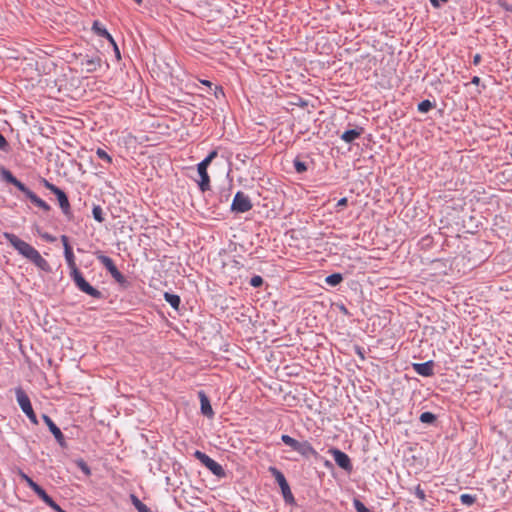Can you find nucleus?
<instances>
[{"label": "nucleus", "mask_w": 512, "mask_h": 512, "mask_svg": "<svg viewBox=\"0 0 512 512\" xmlns=\"http://www.w3.org/2000/svg\"><path fill=\"white\" fill-rule=\"evenodd\" d=\"M4 238L18 251L19 254L30 260L34 265L41 269L48 266L47 261L30 244L20 239L13 233L4 232Z\"/></svg>", "instance_id": "nucleus-1"}, {"label": "nucleus", "mask_w": 512, "mask_h": 512, "mask_svg": "<svg viewBox=\"0 0 512 512\" xmlns=\"http://www.w3.org/2000/svg\"><path fill=\"white\" fill-rule=\"evenodd\" d=\"M66 263L71 269L70 276L74 281L76 287L83 293L89 295L92 298L99 299L102 293L91 286L83 277L82 273L77 269L74 262V254L72 248L66 242Z\"/></svg>", "instance_id": "nucleus-2"}, {"label": "nucleus", "mask_w": 512, "mask_h": 512, "mask_svg": "<svg viewBox=\"0 0 512 512\" xmlns=\"http://www.w3.org/2000/svg\"><path fill=\"white\" fill-rule=\"evenodd\" d=\"M216 156L217 151L213 150L201 162L197 164V171L200 176L198 185L202 192L208 191L210 189V177L207 173V168Z\"/></svg>", "instance_id": "nucleus-3"}, {"label": "nucleus", "mask_w": 512, "mask_h": 512, "mask_svg": "<svg viewBox=\"0 0 512 512\" xmlns=\"http://www.w3.org/2000/svg\"><path fill=\"white\" fill-rule=\"evenodd\" d=\"M16 401L22 412L28 417L33 424H38L37 416L33 410L31 401L21 386L14 389Z\"/></svg>", "instance_id": "nucleus-4"}, {"label": "nucleus", "mask_w": 512, "mask_h": 512, "mask_svg": "<svg viewBox=\"0 0 512 512\" xmlns=\"http://www.w3.org/2000/svg\"><path fill=\"white\" fill-rule=\"evenodd\" d=\"M97 259L120 286L124 288L129 286V282L127 281L126 277L118 270L114 261L109 256L99 255Z\"/></svg>", "instance_id": "nucleus-5"}, {"label": "nucleus", "mask_w": 512, "mask_h": 512, "mask_svg": "<svg viewBox=\"0 0 512 512\" xmlns=\"http://www.w3.org/2000/svg\"><path fill=\"white\" fill-rule=\"evenodd\" d=\"M194 456L214 475L218 477H222L225 475L223 467L205 453L197 450L195 451Z\"/></svg>", "instance_id": "nucleus-6"}, {"label": "nucleus", "mask_w": 512, "mask_h": 512, "mask_svg": "<svg viewBox=\"0 0 512 512\" xmlns=\"http://www.w3.org/2000/svg\"><path fill=\"white\" fill-rule=\"evenodd\" d=\"M251 208L252 203L250 198L242 191H238L233 198L231 210L236 213H245Z\"/></svg>", "instance_id": "nucleus-7"}, {"label": "nucleus", "mask_w": 512, "mask_h": 512, "mask_svg": "<svg viewBox=\"0 0 512 512\" xmlns=\"http://www.w3.org/2000/svg\"><path fill=\"white\" fill-rule=\"evenodd\" d=\"M331 455L333 456L334 461L336 464L341 467L342 469L346 471L352 470V463L349 458V456L338 449H331L330 450Z\"/></svg>", "instance_id": "nucleus-8"}, {"label": "nucleus", "mask_w": 512, "mask_h": 512, "mask_svg": "<svg viewBox=\"0 0 512 512\" xmlns=\"http://www.w3.org/2000/svg\"><path fill=\"white\" fill-rule=\"evenodd\" d=\"M42 418L49 428L50 432L54 435L57 442L63 446L64 445V435L61 429L53 422V420L46 414L42 415Z\"/></svg>", "instance_id": "nucleus-9"}, {"label": "nucleus", "mask_w": 512, "mask_h": 512, "mask_svg": "<svg viewBox=\"0 0 512 512\" xmlns=\"http://www.w3.org/2000/svg\"><path fill=\"white\" fill-rule=\"evenodd\" d=\"M101 64V59L99 56L96 57H88L85 56L81 59V65L85 68L86 72H94L96 71Z\"/></svg>", "instance_id": "nucleus-10"}, {"label": "nucleus", "mask_w": 512, "mask_h": 512, "mask_svg": "<svg viewBox=\"0 0 512 512\" xmlns=\"http://www.w3.org/2000/svg\"><path fill=\"white\" fill-rule=\"evenodd\" d=\"M295 451L301 454L304 457L317 456L316 450L312 447V445L308 441L299 442L295 447Z\"/></svg>", "instance_id": "nucleus-11"}, {"label": "nucleus", "mask_w": 512, "mask_h": 512, "mask_svg": "<svg viewBox=\"0 0 512 512\" xmlns=\"http://www.w3.org/2000/svg\"><path fill=\"white\" fill-rule=\"evenodd\" d=\"M414 370L421 376L429 377L433 375V362L428 361L425 363L413 364Z\"/></svg>", "instance_id": "nucleus-12"}, {"label": "nucleus", "mask_w": 512, "mask_h": 512, "mask_svg": "<svg viewBox=\"0 0 512 512\" xmlns=\"http://www.w3.org/2000/svg\"><path fill=\"white\" fill-rule=\"evenodd\" d=\"M363 131H364V129L362 127H357L355 129L346 130L340 136V138L345 143H352L353 141H355L357 138H359L362 135Z\"/></svg>", "instance_id": "nucleus-13"}, {"label": "nucleus", "mask_w": 512, "mask_h": 512, "mask_svg": "<svg viewBox=\"0 0 512 512\" xmlns=\"http://www.w3.org/2000/svg\"><path fill=\"white\" fill-rule=\"evenodd\" d=\"M44 185L46 188L51 190L57 196V200L60 208L64 211V190L58 188L57 186L51 184L46 179H43Z\"/></svg>", "instance_id": "nucleus-14"}, {"label": "nucleus", "mask_w": 512, "mask_h": 512, "mask_svg": "<svg viewBox=\"0 0 512 512\" xmlns=\"http://www.w3.org/2000/svg\"><path fill=\"white\" fill-rule=\"evenodd\" d=\"M200 403H201V412L207 416L212 417L214 415L213 409L211 407L210 401L204 392H199Z\"/></svg>", "instance_id": "nucleus-15"}, {"label": "nucleus", "mask_w": 512, "mask_h": 512, "mask_svg": "<svg viewBox=\"0 0 512 512\" xmlns=\"http://www.w3.org/2000/svg\"><path fill=\"white\" fill-rule=\"evenodd\" d=\"M92 29L98 36L104 37V38L108 39L109 42L114 44L113 37L99 21H94Z\"/></svg>", "instance_id": "nucleus-16"}, {"label": "nucleus", "mask_w": 512, "mask_h": 512, "mask_svg": "<svg viewBox=\"0 0 512 512\" xmlns=\"http://www.w3.org/2000/svg\"><path fill=\"white\" fill-rule=\"evenodd\" d=\"M39 498L42 499V501L48 505L49 507H51L53 510L57 511V512H64V509L61 508L60 505H58L53 499L51 496H49L46 491L44 492V494H42V496H40Z\"/></svg>", "instance_id": "nucleus-17"}, {"label": "nucleus", "mask_w": 512, "mask_h": 512, "mask_svg": "<svg viewBox=\"0 0 512 512\" xmlns=\"http://www.w3.org/2000/svg\"><path fill=\"white\" fill-rule=\"evenodd\" d=\"M83 126V121L81 119H78V118H74V117H70V116H67L66 115V129L68 127H71L75 130H80ZM68 131L66 130V133Z\"/></svg>", "instance_id": "nucleus-18"}, {"label": "nucleus", "mask_w": 512, "mask_h": 512, "mask_svg": "<svg viewBox=\"0 0 512 512\" xmlns=\"http://www.w3.org/2000/svg\"><path fill=\"white\" fill-rule=\"evenodd\" d=\"M343 280V276L342 274L340 273H333V274H330L328 275L326 278H325V283L329 286H337L338 284H340Z\"/></svg>", "instance_id": "nucleus-19"}, {"label": "nucleus", "mask_w": 512, "mask_h": 512, "mask_svg": "<svg viewBox=\"0 0 512 512\" xmlns=\"http://www.w3.org/2000/svg\"><path fill=\"white\" fill-rule=\"evenodd\" d=\"M131 501L138 512H152L150 508L145 505L137 496L131 495Z\"/></svg>", "instance_id": "nucleus-20"}, {"label": "nucleus", "mask_w": 512, "mask_h": 512, "mask_svg": "<svg viewBox=\"0 0 512 512\" xmlns=\"http://www.w3.org/2000/svg\"><path fill=\"white\" fill-rule=\"evenodd\" d=\"M164 298L174 309H178L181 302L178 295L165 292Z\"/></svg>", "instance_id": "nucleus-21"}, {"label": "nucleus", "mask_w": 512, "mask_h": 512, "mask_svg": "<svg viewBox=\"0 0 512 512\" xmlns=\"http://www.w3.org/2000/svg\"><path fill=\"white\" fill-rule=\"evenodd\" d=\"M269 471L272 473V475L275 477V480L277 481V483L279 484V486H282V485H285L287 484L288 482L286 481V478L285 476L283 475V473L281 471H279L277 468L275 467H270L269 468Z\"/></svg>", "instance_id": "nucleus-22"}, {"label": "nucleus", "mask_w": 512, "mask_h": 512, "mask_svg": "<svg viewBox=\"0 0 512 512\" xmlns=\"http://www.w3.org/2000/svg\"><path fill=\"white\" fill-rule=\"evenodd\" d=\"M280 488H281V492H282V495H283L285 501L288 503L294 502V497H293V494L289 487V484L287 483L285 485H282V486H280Z\"/></svg>", "instance_id": "nucleus-23"}, {"label": "nucleus", "mask_w": 512, "mask_h": 512, "mask_svg": "<svg viewBox=\"0 0 512 512\" xmlns=\"http://www.w3.org/2000/svg\"><path fill=\"white\" fill-rule=\"evenodd\" d=\"M435 106V104L433 102H431L430 100L426 99V100H423L421 101L417 108H418V111L420 113H427L429 112L433 107Z\"/></svg>", "instance_id": "nucleus-24"}, {"label": "nucleus", "mask_w": 512, "mask_h": 512, "mask_svg": "<svg viewBox=\"0 0 512 512\" xmlns=\"http://www.w3.org/2000/svg\"><path fill=\"white\" fill-rule=\"evenodd\" d=\"M92 215H93V218L99 222V223H102L105 218H104V213H103V209L101 208V206L99 205H95L92 209Z\"/></svg>", "instance_id": "nucleus-25"}, {"label": "nucleus", "mask_w": 512, "mask_h": 512, "mask_svg": "<svg viewBox=\"0 0 512 512\" xmlns=\"http://www.w3.org/2000/svg\"><path fill=\"white\" fill-rule=\"evenodd\" d=\"M293 165L297 173H304L305 171H307L306 163L299 160L298 158L294 159Z\"/></svg>", "instance_id": "nucleus-26"}, {"label": "nucleus", "mask_w": 512, "mask_h": 512, "mask_svg": "<svg viewBox=\"0 0 512 512\" xmlns=\"http://www.w3.org/2000/svg\"><path fill=\"white\" fill-rule=\"evenodd\" d=\"M436 420V417L433 413L431 412H423L421 415H420V421L422 423H427V424H430V423H433L434 421Z\"/></svg>", "instance_id": "nucleus-27"}, {"label": "nucleus", "mask_w": 512, "mask_h": 512, "mask_svg": "<svg viewBox=\"0 0 512 512\" xmlns=\"http://www.w3.org/2000/svg\"><path fill=\"white\" fill-rule=\"evenodd\" d=\"M281 440L283 441V443L290 446L293 450H295V447L297 446V443H298V441L296 439H294L291 436L286 435V434L281 436Z\"/></svg>", "instance_id": "nucleus-28"}, {"label": "nucleus", "mask_w": 512, "mask_h": 512, "mask_svg": "<svg viewBox=\"0 0 512 512\" xmlns=\"http://www.w3.org/2000/svg\"><path fill=\"white\" fill-rule=\"evenodd\" d=\"M460 500H461L462 504L470 506V505L474 504L476 498H475V496L470 495V494H462L460 496Z\"/></svg>", "instance_id": "nucleus-29"}, {"label": "nucleus", "mask_w": 512, "mask_h": 512, "mask_svg": "<svg viewBox=\"0 0 512 512\" xmlns=\"http://www.w3.org/2000/svg\"><path fill=\"white\" fill-rule=\"evenodd\" d=\"M75 464H76V466H77L78 468H80V469L82 470V472H83L86 476H90L91 471H90V468L88 467V465L86 464V462H85V461H83V460H81V459H80V460H77V461L75 462Z\"/></svg>", "instance_id": "nucleus-30"}, {"label": "nucleus", "mask_w": 512, "mask_h": 512, "mask_svg": "<svg viewBox=\"0 0 512 512\" xmlns=\"http://www.w3.org/2000/svg\"><path fill=\"white\" fill-rule=\"evenodd\" d=\"M96 155L98 156V158H100L101 160H104L107 163H111L112 162L111 156L108 155L107 152L105 150L101 149V148L97 149Z\"/></svg>", "instance_id": "nucleus-31"}, {"label": "nucleus", "mask_w": 512, "mask_h": 512, "mask_svg": "<svg viewBox=\"0 0 512 512\" xmlns=\"http://www.w3.org/2000/svg\"><path fill=\"white\" fill-rule=\"evenodd\" d=\"M3 179H5L8 183L13 184L17 179L9 170L2 169L1 173Z\"/></svg>", "instance_id": "nucleus-32"}, {"label": "nucleus", "mask_w": 512, "mask_h": 512, "mask_svg": "<svg viewBox=\"0 0 512 512\" xmlns=\"http://www.w3.org/2000/svg\"><path fill=\"white\" fill-rule=\"evenodd\" d=\"M263 284V278L259 275H255L250 279V285L252 287H260Z\"/></svg>", "instance_id": "nucleus-33"}, {"label": "nucleus", "mask_w": 512, "mask_h": 512, "mask_svg": "<svg viewBox=\"0 0 512 512\" xmlns=\"http://www.w3.org/2000/svg\"><path fill=\"white\" fill-rule=\"evenodd\" d=\"M10 149V145L6 138L0 133V150L7 152Z\"/></svg>", "instance_id": "nucleus-34"}, {"label": "nucleus", "mask_w": 512, "mask_h": 512, "mask_svg": "<svg viewBox=\"0 0 512 512\" xmlns=\"http://www.w3.org/2000/svg\"><path fill=\"white\" fill-rule=\"evenodd\" d=\"M14 185L19 191H21L23 194L26 193V191L29 189L24 183H22L20 180L16 179Z\"/></svg>", "instance_id": "nucleus-35"}, {"label": "nucleus", "mask_w": 512, "mask_h": 512, "mask_svg": "<svg viewBox=\"0 0 512 512\" xmlns=\"http://www.w3.org/2000/svg\"><path fill=\"white\" fill-rule=\"evenodd\" d=\"M34 205L43 209L44 211L50 210V206L44 200H42L40 197L37 199V201Z\"/></svg>", "instance_id": "nucleus-36"}, {"label": "nucleus", "mask_w": 512, "mask_h": 512, "mask_svg": "<svg viewBox=\"0 0 512 512\" xmlns=\"http://www.w3.org/2000/svg\"><path fill=\"white\" fill-rule=\"evenodd\" d=\"M26 198H28L31 203L35 204L37 199L39 198L32 190L28 189L24 194Z\"/></svg>", "instance_id": "nucleus-37"}, {"label": "nucleus", "mask_w": 512, "mask_h": 512, "mask_svg": "<svg viewBox=\"0 0 512 512\" xmlns=\"http://www.w3.org/2000/svg\"><path fill=\"white\" fill-rule=\"evenodd\" d=\"M26 198H28L31 203L35 204L37 199L39 198L32 190L28 189L24 194Z\"/></svg>", "instance_id": "nucleus-38"}, {"label": "nucleus", "mask_w": 512, "mask_h": 512, "mask_svg": "<svg viewBox=\"0 0 512 512\" xmlns=\"http://www.w3.org/2000/svg\"><path fill=\"white\" fill-rule=\"evenodd\" d=\"M26 198H28L31 203L35 204L37 199L39 198L32 190L28 189L24 194Z\"/></svg>", "instance_id": "nucleus-39"}, {"label": "nucleus", "mask_w": 512, "mask_h": 512, "mask_svg": "<svg viewBox=\"0 0 512 512\" xmlns=\"http://www.w3.org/2000/svg\"><path fill=\"white\" fill-rule=\"evenodd\" d=\"M20 476L30 488L36 483L31 477H29L24 472H20Z\"/></svg>", "instance_id": "nucleus-40"}, {"label": "nucleus", "mask_w": 512, "mask_h": 512, "mask_svg": "<svg viewBox=\"0 0 512 512\" xmlns=\"http://www.w3.org/2000/svg\"><path fill=\"white\" fill-rule=\"evenodd\" d=\"M415 495L422 501L425 500L426 498V495H425V492L424 490L421 488L420 485H418L416 488H415Z\"/></svg>", "instance_id": "nucleus-41"}, {"label": "nucleus", "mask_w": 512, "mask_h": 512, "mask_svg": "<svg viewBox=\"0 0 512 512\" xmlns=\"http://www.w3.org/2000/svg\"><path fill=\"white\" fill-rule=\"evenodd\" d=\"M31 489L35 492V494L40 497L42 496V494H44L45 490L40 486L38 485L37 483H35Z\"/></svg>", "instance_id": "nucleus-42"}, {"label": "nucleus", "mask_w": 512, "mask_h": 512, "mask_svg": "<svg viewBox=\"0 0 512 512\" xmlns=\"http://www.w3.org/2000/svg\"><path fill=\"white\" fill-rule=\"evenodd\" d=\"M355 352L360 357V359L362 361L365 360L364 349L362 347L356 346L355 347Z\"/></svg>", "instance_id": "nucleus-43"}, {"label": "nucleus", "mask_w": 512, "mask_h": 512, "mask_svg": "<svg viewBox=\"0 0 512 512\" xmlns=\"http://www.w3.org/2000/svg\"><path fill=\"white\" fill-rule=\"evenodd\" d=\"M40 235H41V237H42L43 239H45V240H46V241H48V242H54V241H56V237H53V236H51V235H50V234H48V233H43V234H40Z\"/></svg>", "instance_id": "nucleus-44"}, {"label": "nucleus", "mask_w": 512, "mask_h": 512, "mask_svg": "<svg viewBox=\"0 0 512 512\" xmlns=\"http://www.w3.org/2000/svg\"><path fill=\"white\" fill-rule=\"evenodd\" d=\"M347 203H348L347 198H346V197H343V198H341V199H339V200H338V202H337V204H336V207H337V208L344 207V206H346V205H347Z\"/></svg>", "instance_id": "nucleus-45"}, {"label": "nucleus", "mask_w": 512, "mask_h": 512, "mask_svg": "<svg viewBox=\"0 0 512 512\" xmlns=\"http://www.w3.org/2000/svg\"><path fill=\"white\" fill-rule=\"evenodd\" d=\"M214 94L217 98L219 97V95L224 96L223 89L221 87L216 86Z\"/></svg>", "instance_id": "nucleus-46"}, {"label": "nucleus", "mask_w": 512, "mask_h": 512, "mask_svg": "<svg viewBox=\"0 0 512 512\" xmlns=\"http://www.w3.org/2000/svg\"><path fill=\"white\" fill-rule=\"evenodd\" d=\"M431 5L434 7V8H439L440 7V4H439V1L438 0H429ZM442 2H447L448 0H441Z\"/></svg>", "instance_id": "nucleus-47"}, {"label": "nucleus", "mask_w": 512, "mask_h": 512, "mask_svg": "<svg viewBox=\"0 0 512 512\" xmlns=\"http://www.w3.org/2000/svg\"><path fill=\"white\" fill-rule=\"evenodd\" d=\"M480 62H481V55L480 54H475L474 57H473V64L474 65H478Z\"/></svg>", "instance_id": "nucleus-48"}, {"label": "nucleus", "mask_w": 512, "mask_h": 512, "mask_svg": "<svg viewBox=\"0 0 512 512\" xmlns=\"http://www.w3.org/2000/svg\"><path fill=\"white\" fill-rule=\"evenodd\" d=\"M471 83L474 85H478L480 83V78L478 76H474L471 80Z\"/></svg>", "instance_id": "nucleus-49"}, {"label": "nucleus", "mask_w": 512, "mask_h": 512, "mask_svg": "<svg viewBox=\"0 0 512 512\" xmlns=\"http://www.w3.org/2000/svg\"><path fill=\"white\" fill-rule=\"evenodd\" d=\"M113 46H114V49H115V54L117 55L118 58H120V52H119V49H118V47H117L115 42H114Z\"/></svg>", "instance_id": "nucleus-50"}, {"label": "nucleus", "mask_w": 512, "mask_h": 512, "mask_svg": "<svg viewBox=\"0 0 512 512\" xmlns=\"http://www.w3.org/2000/svg\"><path fill=\"white\" fill-rule=\"evenodd\" d=\"M201 83L206 85V86H208V87H211V85H212V83L210 81H208V80H202Z\"/></svg>", "instance_id": "nucleus-51"}, {"label": "nucleus", "mask_w": 512, "mask_h": 512, "mask_svg": "<svg viewBox=\"0 0 512 512\" xmlns=\"http://www.w3.org/2000/svg\"><path fill=\"white\" fill-rule=\"evenodd\" d=\"M65 205H66V216H67L68 215V207H69V203H68V199L67 198H66Z\"/></svg>", "instance_id": "nucleus-52"}, {"label": "nucleus", "mask_w": 512, "mask_h": 512, "mask_svg": "<svg viewBox=\"0 0 512 512\" xmlns=\"http://www.w3.org/2000/svg\"><path fill=\"white\" fill-rule=\"evenodd\" d=\"M59 239H60V241L64 244V234H63V235H60Z\"/></svg>", "instance_id": "nucleus-53"}, {"label": "nucleus", "mask_w": 512, "mask_h": 512, "mask_svg": "<svg viewBox=\"0 0 512 512\" xmlns=\"http://www.w3.org/2000/svg\"><path fill=\"white\" fill-rule=\"evenodd\" d=\"M65 145H66V147L71 146L70 143H68L67 141L65 142Z\"/></svg>", "instance_id": "nucleus-54"}, {"label": "nucleus", "mask_w": 512, "mask_h": 512, "mask_svg": "<svg viewBox=\"0 0 512 512\" xmlns=\"http://www.w3.org/2000/svg\"><path fill=\"white\" fill-rule=\"evenodd\" d=\"M135 1H136V2H138V3H141V2H142V0H135Z\"/></svg>", "instance_id": "nucleus-55"}]
</instances>
